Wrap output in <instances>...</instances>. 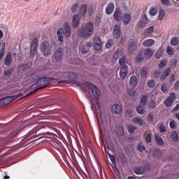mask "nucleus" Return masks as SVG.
<instances>
[{
  "label": "nucleus",
  "mask_w": 179,
  "mask_h": 179,
  "mask_svg": "<svg viewBox=\"0 0 179 179\" xmlns=\"http://www.w3.org/2000/svg\"><path fill=\"white\" fill-rule=\"evenodd\" d=\"M131 19H132V16L130 14H124L122 19L124 24H129Z\"/></svg>",
  "instance_id": "393cba45"
},
{
  "label": "nucleus",
  "mask_w": 179,
  "mask_h": 179,
  "mask_svg": "<svg viewBox=\"0 0 179 179\" xmlns=\"http://www.w3.org/2000/svg\"><path fill=\"white\" fill-rule=\"evenodd\" d=\"M146 103H148V95H143L140 99L139 105L145 106Z\"/></svg>",
  "instance_id": "c85d7f7f"
},
{
  "label": "nucleus",
  "mask_w": 179,
  "mask_h": 179,
  "mask_svg": "<svg viewBox=\"0 0 179 179\" xmlns=\"http://www.w3.org/2000/svg\"><path fill=\"white\" fill-rule=\"evenodd\" d=\"M161 90L163 92V93H167L169 92V90L167 89V84L162 83L161 85Z\"/></svg>",
  "instance_id": "de8ad7c7"
},
{
  "label": "nucleus",
  "mask_w": 179,
  "mask_h": 179,
  "mask_svg": "<svg viewBox=\"0 0 179 179\" xmlns=\"http://www.w3.org/2000/svg\"><path fill=\"white\" fill-rule=\"evenodd\" d=\"M111 113L115 114V115H120L122 113V106L118 103H114L111 106Z\"/></svg>",
  "instance_id": "6e6552de"
},
{
  "label": "nucleus",
  "mask_w": 179,
  "mask_h": 179,
  "mask_svg": "<svg viewBox=\"0 0 179 179\" xmlns=\"http://www.w3.org/2000/svg\"><path fill=\"white\" fill-rule=\"evenodd\" d=\"M113 36L115 38H118L121 37V25L119 24H115L113 29Z\"/></svg>",
  "instance_id": "4468645a"
},
{
  "label": "nucleus",
  "mask_w": 179,
  "mask_h": 179,
  "mask_svg": "<svg viewBox=\"0 0 179 179\" xmlns=\"http://www.w3.org/2000/svg\"><path fill=\"white\" fill-rule=\"evenodd\" d=\"M140 74L141 76L145 78V76H146V75H148V69L143 67L141 69H140Z\"/></svg>",
  "instance_id": "a18cd8bd"
},
{
  "label": "nucleus",
  "mask_w": 179,
  "mask_h": 179,
  "mask_svg": "<svg viewBox=\"0 0 179 179\" xmlns=\"http://www.w3.org/2000/svg\"><path fill=\"white\" fill-rule=\"evenodd\" d=\"M166 65H167V60L163 59L157 65V68L158 69H163Z\"/></svg>",
  "instance_id": "c9c22d12"
},
{
  "label": "nucleus",
  "mask_w": 179,
  "mask_h": 179,
  "mask_svg": "<svg viewBox=\"0 0 179 179\" xmlns=\"http://www.w3.org/2000/svg\"><path fill=\"white\" fill-rule=\"evenodd\" d=\"M161 75H162V71H160V70L159 69L155 70L153 73L154 78H160Z\"/></svg>",
  "instance_id": "09e8293b"
},
{
  "label": "nucleus",
  "mask_w": 179,
  "mask_h": 179,
  "mask_svg": "<svg viewBox=\"0 0 179 179\" xmlns=\"http://www.w3.org/2000/svg\"><path fill=\"white\" fill-rule=\"evenodd\" d=\"M147 86L148 87H150L151 89H153V87H155V81L154 80H148L147 83Z\"/></svg>",
  "instance_id": "5fc2aeb1"
},
{
  "label": "nucleus",
  "mask_w": 179,
  "mask_h": 179,
  "mask_svg": "<svg viewBox=\"0 0 179 179\" xmlns=\"http://www.w3.org/2000/svg\"><path fill=\"white\" fill-rule=\"evenodd\" d=\"M115 6L114 3H109L106 8V15H111L114 12Z\"/></svg>",
  "instance_id": "412c9836"
},
{
  "label": "nucleus",
  "mask_w": 179,
  "mask_h": 179,
  "mask_svg": "<svg viewBox=\"0 0 179 179\" xmlns=\"http://www.w3.org/2000/svg\"><path fill=\"white\" fill-rule=\"evenodd\" d=\"M137 149H138V152H143L145 150V146H143L141 144H138L137 145Z\"/></svg>",
  "instance_id": "680f3d73"
},
{
  "label": "nucleus",
  "mask_w": 179,
  "mask_h": 179,
  "mask_svg": "<svg viewBox=\"0 0 179 179\" xmlns=\"http://www.w3.org/2000/svg\"><path fill=\"white\" fill-rule=\"evenodd\" d=\"M37 47H38V39H37V38H35L33 39L31 44L29 52L30 55L33 56L36 55V52H37Z\"/></svg>",
  "instance_id": "0eeeda50"
},
{
  "label": "nucleus",
  "mask_w": 179,
  "mask_h": 179,
  "mask_svg": "<svg viewBox=\"0 0 179 179\" xmlns=\"http://www.w3.org/2000/svg\"><path fill=\"white\" fill-rule=\"evenodd\" d=\"M171 138L173 142H178V135H171Z\"/></svg>",
  "instance_id": "69168bd1"
},
{
  "label": "nucleus",
  "mask_w": 179,
  "mask_h": 179,
  "mask_svg": "<svg viewBox=\"0 0 179 179\" xmlns=\"http://www.w3.org/2000/svg\"><path fill=\"white\" fill-rule=\"evenodd\" d=\"M134 172L135 174H145V169L139 166H136L134 169Z\"/></svg>",
  "instance_id": "c756f323"
},
{
  "label": "nucleus",
  "mask_w": 179,
  "mask_h": 179,
  "mask_svg": "<svg viewBox=\"0 0 179 179\" xmlns=\"http://www.w3.org/2000/svg\"><path fill=\"white\" fill-rule=\"evenodd\" d=\"M176 97H177L176 93H171L169 96H168L167 99L164 101V103L166 106V107H171L172 104L174 103V100H176Z\"/></svg>",
  "instance_id": "423d86ee"
},
{
  "label": "nucleus",
  "mask_w": 179,
  "mask_h": 179,
  "mask_svg": "<svg viewBox=\"0 0 179 179\" xmlns=\"http://www.w3.org/2000/svg\"><path fill=\"white\" fill-rule=\"evenodd\" d=\"M136 129V127L134 126H128V131L129 134H134Z\"/></svg>",
  "instance_id": "4d7b16f0"
},
{
  "label": "nucleus",
  "mask_w": 179,
  "mask_h": 179,
  "mask_svg": "<svg viewBox=\"0 0 179 179\" xmlns=\"http://www.w3.org/2000/svg\"><path fill=\"white\" fill-rule=\"evenodd\" d=\"M150 15L151 16H156V15H157V8L156 7H152L150 9Z\"/></svg>",
  "instance_id": "79ce46f5"
},
{
  "label": "nucleus",
  "mask_w": 179,
  "mask_h": 179,
  "mask_svg": "<svg viewBox=\"0 0 179 179\" xmlns=\"http://www.w3.org/2000/svg\"><path fill=\"white\" fill-rule=\"evenodd\" d=\"M166 54L168 55H174V48H171V46H168L166 48Z\"/></svg>",
  "instance_id": "c03bdc74"
},
{
  "label": "nucleus",
  "mask_w": 179,
  "mask_h": 179,
  "mask_svg": "<svg viewBox=\"0 0 179 179\" xmlns=\"http://www.w3.org/2000/svg\"><path fill=\"white\" fill-rule=\"evenodd\" d=\"M78 8H79V3H75L72 6H71V12L75 13L76 10H78Z\"/></svg>",
  "instance_id": "8fccbe9b"
},
{
  "label": "nucleus",
  "mask_w": 179,
  "mask_h": 179,
  "mask_svg": "<svg viewBox=\"0 0 179 179\" xmlns=\"http://www.w3.org/2000/svg\"><path fill=\"white\" fill-rule=\"evenodd\" d=\"M133 121H134V124H136L137 125H139L140 127H142V125H143V120H142V118H141L139 117H135L133 119Z\"/></svg>",
  "instance_id": "7c9ffc66"
},
{
  "label": "nucleus",
  "mask_w": 179,
  "mask_h": 179,
  "mask_svg": "<svg viewBox=\"0 0 179 179\" xmlns=\"http://www.w3.org/2000/svg\"><path fill=\"white\" fill-rule=\"evenodd\" d=\"M164 16H166V11L163 9L159 10L158 15L159 20H163V19H164Z\"/></svg>",
  "instance_id": "e433bc0d"
},
{
  "label": "nucleus",
  "mask_w": 179,
  "mask_h": 179,
  "mask_svg": "<svg viewBox=\"0 0 179 179\" xmlns=\"http://www.w3.org/2000/svg\"><path fill=\"white\" fill-rule=\"evenodd\" d=\"M161 3H162V5L164 6H171V5L170 0H161Z\"/></svg>",
  "instance_id": "603ef678"
},
{
  "label": "nucleus",
  "mask_w": 179,
  "mask_h": 179,
  "mask_svg": "<svg viewBox=\"0 0 179 179\" xmlns=\"http://www.w3.org/2000/svg\"><path fill=\"white\" fill-rule=\"evenodd\" d=\"M113 17L115 22H121V20H122V13L121 11V8H116L113 14Z\"/></svg>",
  "instance_id": "9b49d317"
},
{
  "label": "nucleus",
  "mask_w": 179,
  "mask_h": 179,
  "mask_svg": "<svg viewBox=\"0 0 179 179\" xmlns=\"http://www.w3.org/2000/svg\"><path fill=\"white\" fill-rule=\"evenodd\" d=\"M4 101L6 102V105L10 104V103H13L16 99H17V96H8L3 98Z\"/></svg>",
  "instance_id": "4be33fe9"
},
{
  "label": "nucleus",
  "mask_w": 179,
  "mask_h": 179,
  "mask_svg": "<svg viewBox=\"0 0 179 179\" xmlns=\"http://www.w3.org/2000/svg\"><path fill=\"white\" fill-rule=\"evenodd\" d=\"M19 68L21 69V71L26 72L27 71V64H21L20 65Z\"/></svg>",
  "instance_id": "052dcab7"
},
{
  "label": "nucleus",
  "mask_w": 179,
  "mask_h": 179,
  "mask_svg": "<svg viewBox=\"0 0 179 179\" xmlns=\"http://www.w3.org/2000/svg\"><path fill=\"white\" fill-rule=\"evenodd\" d=\"M95 108H97V110L101 111V108H100V98H98L95 101Z\"/></svg>",
  "instance_id": "3c124183"
},
{
  "label": "nucleus",
  "mask_w": 179,
  "mask_h": 179,
  "mask_svg": "<svg viewBox=\"0 0 179 179\" xmlns=\"http://www.w3.org/2000/svg\"><path fill=\"white\" fill-rule=\"evenodd\" d=\"M171 73V68L169 67L167 69H166L160 76V80L162 82L164 80H166L167 79V77Z\"/></svg>",
  "instance_id": "a211bd4d"
},
{
  "label": "nucleus",
  "mask_w": 179,
  "mask_h": 179,
  "mask_svg": "<svg viewBox=\"0 0 179 179\" xmlns=\"http://www.w3.org/2000/svg\"><path fill=\"white\" fill-rule=\"evenodd\" d=\"M73 27L76 29L78 26H79V23H80V17H79V14L75 15L72 18Z\"/></svg>",
  "instance_id": "f3484780"
},
{
  "label": "nucleus",
  "mask_w": 179,
  "mask_h": 179,
  "mask_svg": "<svg viewBox=\"0 0 179 179\" xmlns=\"http://www.w3.org/2000/svg\"><path fill=\"white\" fill-rule=\"evenodd\" d=\"M155 45V40L153 39H146L143 42V47H152Z\"/></svg>",
  "instance_id": "a878e982"
},
{
  "label": "nucleus",
  "mask_w": 179,
  "mask_h": 179,
  "mask_svg": "<svg viewBox=\"0 0 179 179\" xmlns=\"http://www.w3.org/2000/svg\"><path fill=\"white\" fill-rule=\"evenodd\" d=\"M128 75V66H124L120 69V76L122 79L127 78Z\"/></svg>",
  "instance_id": "6ab92c4d"
},
{
  "label": "nucleus",
  "mask_w": 179,
  "mask_h": 179,
  "mask_svg": "<svg viewBox=\"0 0 179 179\" xmlns=\"http://www.w3.org/2000/svg\"><path fill=\"white\" fill-rule=\"evenodd\" d=\"M144 60H145V57H143L142 53H139L138 55H136V62H137L138 64H141V62H142V61H144Z\"/></svg>",
  "instance_id": "72a5a7b5"
},
{
  "label": "nucleus",
  "mask_w": 179,
  "mask_h": 179,
  "mask_svg": "<svg viewBox=\"0 0 179 179\" xmlns=\"http://www.w3.org/2000/svg\"><path fill=\"white\" fill-rule=\"evenodd\" d=\"M94 12V8L93 7H90L87 10V13H89V16H92Z\"/></svg>",
  "instance_id": "0e129e2a"
},
{
  "label": "nucleus",
  "mask_w": 179,
  "mask_h": 179,
  "mask_svg": "<svg viewBox=\"0 0 179 179\" xmlns=\"http://www.w3.org/2000/svg\"><path fill=\"white\" fill-rule=\"evenodd\" d=\"M54 58L56 61H62V59L64 58V49L58 48L56 50L54 54Z\"/></svg>",
  "instance_id": "9d476101"
},
{
  "label": "nucleus",
  "mask_w": 179,
  "mask_h": 179,
  "mask_svg": "<svg viewBox=\"0 0 179 179\" xmlns=\"http://www.w3.org/2000/svg\"><path fill=\"white\" fill-rule=\"evenodd\" d=\"M93 22H87L83 27L78 29V34L82 36L83 38H89L92 36V33H93Z\"/></svg>",
  "instance_id": "7ed1b4c3"
},
{
  "label": "nucleus",
  "mask_w": 179,
  "mask_h": 179,
  "mask_svg": "<svg viewBox=\"0 0 179 179\" xmlns=\"http://www.w3.org/2000/svg\"><path fill=\"white\" fill-rule=\"evenodd\" d=\"M127 94L131 96V97H134V96H136V91L134 90L133 89H128Z\"/></svg>",
  "instance_id": "49530a36"
},
{
  "label": "nucleus",
  "mask_w": 179,
  "mask_h": 179,
  "mask_svg": "<svg viewBox=\"0 0 179 179\" xmlns=\"http://www.w3.org/2000/svg\"><path fill=\"white\" fill-rule=\"evenodd\" d=\"M116 135H124L125 132L124 131V127L121 125H117L115 127Z\"/></svg>",
  "instance_id": "bb28decb"
},
{
  "label": "nucleus",
  "mask_w": 179,
  "mask_h": 179,
  "mask_svg": "<svg viewBox=\"0 0 179 179\" xmlns=\"http://www.w3.org/2000/svg\"><path fill=\"white\" fill-rule=\"evenodd\" d=\"M64 30L62 33L64 34L65 37H69L71 36V25H69L68 22L64 23Z\"/></svg>",
  "instance_id": "ddd939ff"
},
{
  "label": "nucleus",
  "mask_w": 179,
  "mask_h": 179,
  "mask_svg": "<svg viewBox=\"0 0 179 179\" xmlns=\"http://www.w3.org/2000/svg\"><path fill=\"white\" fill-rule=\"evenodd\" d=\"M12 64V52H9L6 57V59L4 60V65H6V66H9V65H10Z\"/></svg>",
  "instance_id": "5701e85b"
},
{
  "label": "nucleus",
  "mask_w": 179,
  "mask_h": 179,
  "mask_svg": "<svg viewBox=\"0 0 179 179\" xmlns=\"http://www.w3.org/2000/svg\"><path fill=\"white\" fill-rule=\"evenodd\" d=\"M41 51L44 57L51 54V46H50V43H48V41H45L42 43L41 45Z\"/></svg>",
  "instance_id": "20e7f679"
},
{
  "label": "nucleus",
  "mask_w": 179,
  "mask_h": 179,
  "mask_svg": "<svg viewBox=\"0 0 179 179\" xmlns=\"http://www.w3.org/2000/svg\"><path fill=\"white\" fill-rule=\"evenodd\" d=\"M159 132L161 134L166 132V126H164L163 123H161V125L159 126Z\"/></svg>",
  "instance_id": "6e6d98bb"
},
{
  "label": "nucleus",
  "mask_w": 179,
  "mask_h": 179,
  "mask_svg": "<svg viewBox=\"0 0 179 179\" xmlns=\"http://www.w3.org/2000/svg\"><path fill=\"white\" fill-rule=\"evenodd\" d=\"M155 139L158 145L160 146L164 145V141H163V138L159 137L158 135H155Z\"/></svg>",
  "instance_id": "ea45409f"
},
{
  "label": "nucleus",
  "mask_w": 179,
  "mask_h": 179,
  "mask_svg": "<svg viewBox=\"0 0 179 179\" xmlns=\"http://www.w3.org/2000/svg\"><path fill=\"white\" fill-rule=\"evenodd\" d=\"M94 47L96 51H100L101 50V39L100 37L96 36L94 39Z\"/></svg>",
  "instance_id": "f8f14e48"
},
{
  "label": "nucleus",
  "mask_w": 179,
  "mask_h": 179,
  "mask_svg": "<svg viewBox=\"0 0 179 179\" xmlns=\"http://www.w3.org/2000/svg\"><path fill=\"white\" fill-rule=\"evenodd\" d=\"M153 54H155V50L150 48H146L144 51V58H145V59H150V58L153 57Z\"/></svg>",
  "instance_id": "dca6fc26"
},
{
  "label": "nucleus",
  "mask_w": 179,
  "mask_h": 179,
  "mask_svg": "<svg viewBox=\"0 0 179 179\" xmlns=\"http://www.w3.org/2000/svg\"><path fill=\"white\" fill-rule=\"evenodd\" d=\"M3 55H5V46L2 47L0 50V59L3 58Z\"/></svg>",
  "instance_id": "bf43d9fd"
},
{
  "label": "nucleus",
  "mask_w": 179,
  "mask_h": 179,
  "mask_svg": "<svg viewBox=\"0 0 179 179\" xmlns=\"http://www.w3.org/2000/svg\"><path fill=\"white\" fill-rule=\"evenodd\" d=\"M145 106H142L141 105L137 106L136 107V113H138V114H140L141 115H143V114H145V111L144 110L143 108Z\"/></svg>",
  "instance_id": "2f4dec72"
},
{
  "label": "nucleus",
  "mask_w": 179,
  "mask_h": 179,
  "mask_svg": "<svg viewBox=\"0 0 179 179\" xmlns=\"http://www.w3.org/2000/svg\"><path fill=\"white\" fill-rule=\"evenodd\" d=\"M154 30H155V27L151 26L148 29H145V31L143 32V36H144L145 37H148V36H150V34L153 33Z\"/></svg>",
  "instance_id": "b1692460"
},
{
  "label": "nucleus",
  "mask_w": 179,
  "mask_h": 179,
  "mask_svg": "<svg viewBox=\"0 0 179 179\" xmlns=\"http://www.w3.org/2000/svg\"><path fill=\"white\" fill-rule=\"evenodd\" d=\"M113 44H114L113 40H108L106 44V48H111L113 47Z\"/></svg>",
  "instance_id": "864d4df0"
},
{
  "label": "nucleus",
  "mask_w": 179,
  "mask_h": 179,
  "mask_svg": "<svg viewBox=\"0 0 179 179\" xmlns=\"http://www.w3.org/2000/svg\"><path fill=\"white\" fill-rule=\"evenodd\" d=\"M72 76V73L71 72H59L56 74L57 78H50V77H43L40 78L36 84L32 85V87L34 86H37L36 90H40V89H44V87H47V86H50L51 83H64V85H69V82L66 80H59V79H62V78H68V79H71V76ZM59 80V81H58Z\"/></svg>",
  "instance_id": "f257e3e1"
},
{
  "label": "nucleus",
  "mask_w": 179,
  "mask_h": 179,
  "mask_svg": "<svg viewBox=\"0 0 179 179\" xmlns=\"http://www.w3.org/2000/svg\"><path fill=\"white\" fill-rule=\"evenodd\" d=\"M169 127L171 129H174L176 128V122L172 120L169 123Z\"/></svg>",
  "instance_id": "e2e57ef3"
},
{
  "label": "nucleus",
  "mask_w": 179,
  "mask_h": 179,
  "mask_svg": "<svg viewBox=\"0 0 179 179\" xmlns=\"http://www.w3.org/2000/svg\"><path fill=\"white\" fill-rule=\"evenodd\" d=\"M171 45H173V47L178 45V37H173L171 39Z\"/></svg>",
  "instance_id": "4c0bfd02"
},
{
  "label": "nucleus",
  "mask_w": 179,
  "mask_h": 179,
  "mask_svg": "<svg viewBox=\"0 0 179 179\" xmlns=\"http://www.w3.org/2000/svg\"><path fill=\"white\" fill-rule=\"evenodd\" d=\"M57 38L60 43H64V36L62 35V29L57 30Z\"/></svg>",
  "instance_id": "473e14b6"
},
{
  "label": "nucleus",
  "mask_w": 179,
  "mask_h": 179,
  "mask_svg": "<svg viewBox=\"0 0 179 179\" xmlns=\"http://www.w3.org/2000/svg\"><path fill=\"white\" fill-rule=\"evenodd\" d=\"M129 83L132 87H135L138 85V78L136 76H132L130 78Z\"/></svg>",
  "instance_id": "cd10ccee"
},
{
  "label": "nucleus",
  "mask_w": 179,
  "mask_h": 179,
  "mask_svg": "<svg viewBox=\"0 0 179 179\" xmlns=\"http://www.w3.org/2000/svg\"><path fill=\"white\" fill-rule=\"evenodd\" d=\"M92 47H93V43L92 42H87L86 43L81 45L80 50L83 55H86V54L89 53Z\"/></svg>",
  "instance_id": "39448f33"
},
{
  "label": "nucleus",
  "mask_w": 179,
  "mask_h": 179,
  "mask_svg": "<svg viewBox=\"0 0 179 179\" xmlns=\"http://www.w3.org/2000/svg\"><path fill=\"white\" fill-rule=\"evenodd\" d=\"M147 118L148 120V121L150 122H152L153 121V114L152 113H150L148 116H147Z\"/></svg>",
  "instance_id": "338daca9"
},
{
  "label": "nucleus",
  "mask_w": 179,
  "mask_h": 179,
  "mask_svg": "<svg viewBox=\"0 0 179 179\" xmlns=\"http://www.w3.org/2000/svg\"><path fill=\"white\" fill-rule=\"evenodd\" d=\"M77 85L80 86V87H81L82 90H83L84 92H86L87 89H89L90 93H92L93 97H94V99H96L100 98L101 96V92H100L99 87L90 83V82H78Z\"/></svg>",
  "instance_id": "f03ea898"
},
{
  "label": "nucleus",
  "mask_w": 179,
  "mask_h": 179,
  "mask_svg": "<svg viewBox=\"0 0 179 179\" xmlns=\"http://www.w3.org/2000/svg\"><path fill=\"white\" fill-rule=\"evenodd\" d=\"M13 73V68L4 71L3 75L6 78H10V76Z\"/></svg>",
  "instance_id": "f704fd0d"
},
{
  "label": "nucleus",
  "mask_w": 179,
  "mask_h": 179,
  "mask_svg": "<svg viewBox=\"0 0 179 179\" xmlns=\"http://www.w3.org/2000/svg\"><path fill=\"white\" fill-rule=\"evenodd\" d=\"M135 50H136V40L130 39L127 46L128 52H129V54H132V52H135Z\"/></svg>",
  "instance_id": "1a4fd4ad"
},
{
  "label": "nucleus",
  "mask_w": 179,
  "mask_h": 179,
  "mask_svg": "<svg viewBox=\"0 0 179 179\" xmlns=\"http://www.w3.org/2000/svg\"><path fill=\"white\" fill-rule=\"evenodd\" d=\"M119 64H120V66H122V67L127 66V62L125 61V56L122 57L119 59Z\"/></svg>",
  "instance_id": "a19ab883"
},
{
  "label": "nucleus",
  "mask_w": 179,
  "mask_h": 179,
  "mask_svg": "<svg viewBox=\"0 0 179 179\" xmlns=\"http://www.w3.org/2000/svg\"><path fill=\"white\" fill-rule=\"evenodd\" d=\"M110 136H106V135H101L100 138L102 141V142H106V143H110L111 141H110V138H108Z\"/></svg>",
  "instance_id": "58836bf2"
},
{
  "label": "nucleus",
  "mask_w": 179,
  "mask_h": 179,
  "mask_svg": "<svg viewBox=\"0 0 179 179\" xmlns=\"http://www.w3.org/2000/svg\"><path fill=\"white\" fill-rule=\"evenodd\" d=\"M179 89V81H176V83L173 85V90H178Z\"/></svg>",
  "instance_id": "774afa93"
},
{
  "label": "nucleus",
  "mask_w": 179,
  "mask_h": 179,
  "mask_svg": "<svg viewBox=\"0 0 179 179\" xmlns=\"http://www.w3.org/2000/svg\"><path fill=\"white\" fill-rule=\"evenodd\" d=\"M148 24V15L146 14L143 15L141 20L138 23V27H145Z\"/></svg>",
  "instance_id": "2eb2a0df"
},
{
  "label": "nucleus",
  "mask_w": 179,
  "mask_h": 179,
  "mask_svg": "<svg viewBox=\"0 0 179 179\" xmlns=\"http://www.w3.org/2000/svg\"><path fill=\"white\" fill-rule=\"evenodd\" d=\"M162 55H163V52L162 50H158L155 54V58H157V59H160Z\"/></svg>",
  "instance_id": "13d9d810"
},
{
  "label": "nucleus",
  "mask_w": 179,
  "mask_h": 179,
  "mask_svg": "<svg viewBox=\"0 0 179 179\" xmlns=\"http://www.w3.org/2000/svg\"><path fill=\"white\" fill-rule=\"evenodd\" d=\"M156 106H157V104L156 103V101L155 100H150L148 102V108H156Z\"/></svg>",
  "instance_id": "37998d69"
},
{
  "label": "nucleus",
  "mask_w": 179,
  "mask_h": 179,
  "mask_svg": "<svg viewBox=\"0 0 179 179\" xmlns=\"http://www.w3.org/2000/svg\"><path fill=\"white\" fill-rule=\"evenodd\" d=\"M86 12H87V4L84 3L80 8L78 16H80V17H83V16L86 15Z\"/></svg>",
  "instance_id": "aec40b11"
}]
</instances>
